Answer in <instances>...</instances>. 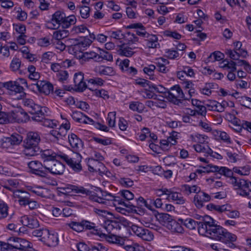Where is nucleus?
<instances>
[{
    "mask_svg": "<svg viewBox=\"0 0 251 251\" xmlns=\"http://www.w3.org/2000/svg\"><path fill=\"white\" fill-rule=\"evenodd\" d=\"M68 225L70 227L77 232H79L83 230L82 221L81 222H72Z\"/></svg>",
    "mask_w": 251,
    "mask_h": 251,
    "instance_id": "nucleus-52",
    "label": "nucleus"
},
{
    "mask_svg": "<svg viewBox=\"0 0 251 251\" xmlns=\"http://www.w3.org/2000/svg\"><path fill=\"white\" fill-rule=\"evenodd\" d=\"M92 94L97 97L101 98L106 100L109 99L108 92L104 89H95L92 91Z\"/></svg>",
    "mask_w": 251,
    "mask_h": 251,
    "instance_id": "nucleus-38",
    "label": "nucleus"
},
{
    "mask_svg": "<svg viewBox=\"0 0 251 251\" xmlns=\"http://www.w3.org/2000/svg\"><path fill=\"white\" fill-rule=\"evenodd\" d=\"M84 75L82 72H78L74 75V82L77 89L83 91L86 88V84L83 81Z\"/></svg>",
    "mask_w": 251,
    "mask_h": 251,
    "instance_id": "nucleus-18",
    "label": "nucleus"
},
{
    "mask_svg": "<svg viewBox=\"0 0 251 251\" xmlns=\"http://www.w3.org/2000/svg\"><path fill=\"white\" fill-rule=\"evenodd\" d=\"M56 77L60 82H65L68 79V72L67 71L61 70L56 74Z\"/></svg>",
    "mask_w": 251,
    "mask_h": 251,
    "instance_id": "nucleus-51",
    "label": "nucleus"
},
{
    "mask_svg": "<svg viewBox=\"0 0 251 251\" xmlns=\"http://www.w3.org/2000/svg\"><path fill=\"white\" fill-rule=\"evenodd\" d=\"M79 9L80 14L82 18L86 19L89 16L90 8L87 6H79L77 7Z\"/></svg>",
    "mask_w": 251,
    "mask_h": 251,
    "instance_id": "nucleus-53",
    "label": "nucleus"
},
{
    "mask_svg": "<svg viewBox=\"0 0 251 251\" xmlns=\"http://www.w3.org/2000/svg\"><path fill=\"white\" fill-rule=\"evenodd\" d=\"M68 138L69 144L74 151H77L82 149V142L75 134H69Z\"/></svg>",
    "mask_w": 251,
    "mask_h": 251,
    "instance_id": "nucleus-17",
    "label": "nucleus"
},
{
    "mask_svg": "<svg viewBox=\"0 0 251 251\" xmlns=\"http://www.w3.org/2000/svg\"><path fill=\"white\" fill-rule=\"evenodd\" d=\"M65 14L60 11H56L52 15L49 22L50 25L48 28L55 29L61 25V23L63 20Z\"/></svg>",
    "mask_w": 251,
    "mask_h": 251,
    "instance_id": "nucleus-13",
    "label": "nucleus"
},
{
    "mask_svg": "<svg viewBox=\"0 0 251 251\" xmlns=\"http://www.w3.org/2000/svg\"><path fill=\"white\" fill-rule=\"evenodd\" d=\"M164 97L175 104H178L181 99H188L185 95L180 87L176 85L172 87L170 90L164 92Z\"/></svg>",
    "mask_w": 251,
    "mask_h": 251,
    "instance_id": "nucleus-7",
    "label": "nucleus"
},
{
    "mask_svg": "<svg viewBox=\"0 0 251 251\" xmlns=\"http://www.w3.org/2000/svg\"><path fill=\"white\" fill-rule=\"evenodd\" d=\"M7 228L12 231L16 235H20L21 233H23L22 230L24 227H19V226L14 224H9L7 226Z\"/></svg>",
    "mask_w": 251,
    "mask_h": 251,
    "instance_id": "nucleus-44",
    "label": "nucleus"
},
{
    "mask_svg": "<svg viewBox=\"0 0 251 251\" xmlns=\"http://www.w3.org/2000/svg\"><path fill=\"white\" fill-rule=\"evenodd\" d=\"M159 220L160 222L166 226L168 223H170L173 220L172 217L167 213H161L159 215Z\"/></svg>",
    "mask_w": 251,
    "mask_h": 251,
    "instance_id": "nucleus-46",
    "label": "nucleus"
},
{
    "mask_svg": "<svg viewBox=\"0 0 251 251\" xmlns=\"http://www.w3.org/2000/svg\"><path fill=\"white\" fill-rule=\"evenodd\" d=\"M225 54L232 60H237L240 56V53L236 50L227 49L225 50Z\"/></svg>",
    "mask_w": 251,
    "mask_h": 251,
    "instance_id": "nucleus-43",
    "label": "nucleus"
},
{
    "mask_svg": "<svg viewBox=\"0 0 251 251\" xmlns=\"http://www.w3.org/2000/svg\"><path fill=\"white\" fill-rule=\"evenodd\" d=\"M208 207L214 209L219 212L222 213L225 211H230L231 210V206L228 204H225L222 205H215L210 204L207 205Z\"/></svg>",
    "mask_w": 251,
    "mask_h": 251,
    "instance_id": "nucleus-36",
    "label": "nucleus"
},
{
    "mask_svg": "<svg viewBox=\"0 0 251 251\" xmlns=\"http://www.w3.org/2000/svg\"><path fill=\"white\" fill-rule=\"evenodd\" d=\"M22 140L23 137L21 135L15 133L12 134L10 137L8 139V141L12 145H18L22 142Z\"/></svg>",
    "mask_w": 251,
    "mask_h": 251,
    "instance_id": "nucleus-45",
    "label": "nucleus"
},
{
    "mask_svg": "<svg viewBox=\"0 0 251 251\" xmlns=\"http://www.w3.org/2000/svg\"><path fill=\"white\" fill-rule=\"evenodd\" d=\"M8 206L3 201L0 200V219L5 218L8 215Z\"/></svg>",
    "mask_w": 251,
    "mask_h": 251,
    "instance_id": "nucleus-40",
    "label": "nucleus"
},
{
    "mask_svg": "<svg viewBox=\"0 0 251 251\" xmlns=\"http://www.w3.org/2000/svg\"><path fill=\"white\" fill-rule=\"evenodd\" d=\"M87 165L89 170L91 172H98L100 174H104L106 172L105 166L100 161L88 159Z\"/></svg>",
    "mask_w": 251,
    "mask_h": 251,
    "instance_id": "nucleus-12",
    "label": "nucleus"
},
{
    "mask_svg": "<svg viewBox=\"0 0 251 251\" xmlns=\"http://www.w3.org/2000/svg\"><path fill=\"white\" fill-rule=\"evenodd\" d=\"M28 166L33 173L42 177H45L47 174V168L43 166L38 161H32L28 163Z\"/></svg>",
    "mask_w": 251,
    "mask_h": 251,
    "instance_id": "nucleus-11",
    "label": "nucleus"
},
{
    "mask_svg": "<svg viewBox=\"0 0 251 251\" xmlns=\"http://www.w3.org/2000/svg\"><path fill=\"white\" fill-rule=\"evenodd\" d=\"M229 181L234 189L237 190L238 195L251 198V191H249V185L251 184V182L243 179H237L235 177H231Z\"/></svg>",
    "mask_w": 251,
    "mask_h": 251,
    "instance_id": "nucleus-3",
    "label": "nucleus"
},
{
    "mask_svg": "<svg viewBox=\"0 0 251 251\" xmlns=\"http://www.w3.org/2000/svg\"><path fill=\"white\" fill-rule=\"evenodd\" d=\"M178 222H180L185 226L187 228L192 230L196 228L197 226H198L199 223L191 218H188L185 220L182 219H178Z\"/></svg>",
    "mask_w": 251,
    "mask_h": 251,
    "instance_id": "nucleus-34",
    "label": "nucleus"
},
{
    "mask_svg": "<svg viewBox=\"0 0 251 251\" xmlns=\"http://www.w3.org/2000/svg\"><path fill=\"white\" fill-rule=\"evenodd\" d=\"M72 31L75 33H88L90 32L88 29L84 25H80L74 26L72 29Z\"/></svg>",
    "mask_w": 251,
    "mask_h": 251,
    "instance_id": "nucleus-48",
    "label": "nucleus"
},
{
    "mask_svg": "<svg viewBox=\"0 0 251 251\" xmlns=\"http://www.w3.org/2000/svg\"><path fill=\"white\" fill-rule=\"evenodd\" d=\"M106 239L109 243L116 244L120 245H122L124 244V241L123 238L114 234H109L107 235Z\"/></svg>",
    "mask_w": 251,
    "mask_h": 251,
    "instance_id": "nucleus-37",
    "label": "nucleus"
},
{
    "mask_svg": "<svg viewBox=\"0 0 251 251\" xmlns=\"http://www.w3.org/2000/svg\"><path fill=\"white\" fill-rule=\"evenodd\" d=\"M72 118L76 122L81 123L83 122L84 114L80 111H73L72 115Z\"/></svg>",
    "mask_w": 251,
    "mask_h": 251,
    "instance_id": "nucleus-61",
    "label": "nucleus"
},
{
    "mask_svg": "<svg viewBox=\"0 0 251 251\" xmlns=\"http://www.w3.org/2000/svg\"><path fill=\"white\" fill-rule=\"evenodd\" d=\"M178 136L179 133L175 131H173L170 134V135L167 138V140L170 142L171 145L173 146L176 144V140L178 138Z\"/></svg>",
    "mask_w": 251,
    "mask_h": 251,
    "instance_id": "nucleus-64",
    "label": "nucleus"
},
{
    "mask_svg": "<svg viewBox=\"0 0 251 251\" xmlns=\"http://www.w3.org/2000/svg\"><path fill=\"white\" fill-rule=\"evenodd\" d=\"M224 57V54L220 51H215L209 56V58L212 61H220Z\"/></svg>",
    "mask_w": 251,
    "mask_h": 251,
    "instance_id": "nucleus-63",
    "label": "nucleus"
},
{
    "mask_svg": "<svg viewBox=\"0 0 251 251\" xmlns=\"http://www.w3.org/2000/svg\"><path fill=\"white\" fill-rule=\"evenodd\" d=\"M58 191L63 194H69L71 192L81 193L89 196V199L94 201L105 205L107 206L115 207L119 212L125 211L124 208L119 207L122 205L126 207H130V205L124 201L119 197H115L106 191H100V195L87 190L81 186H77L69 184H65L63 187L59 188Z\"/></svg>",
    "mask_w": 251,
    "mask_h": 251,
    "instance_id": "nucleus-1",
    "label": "nucleus"
},
{
    "mask_svg": "<svg viewBox=\"0 0 251 251\" xmlns=\"http://www.w3.org/2000/svg\"><path fill=\"white\" fill-rule=\"evenodd\" d=\"M15 10L16 11L17 13V18L19 20L23 21L27 19V15L25 11L22 10L21 8H15Z\"/></svg>",
    "mask_w": 251,
    "mask_h": 251,
    "instance_id": "nucleus-56",
    "label": "nucleus"
},
{
    "mask_svg": "<svg viewBox=\"0 0 251 251\" xmlns=\"http://www.w3.org/2000/svg\"><path fill=\"white\" fill-rule=\"evenodd\" d=\"M21 65V60L19 58H14L10 64V69L12 71L16 72L19 70Z\"/></svg>",
    "mask_w": 251,
    "mask_h": 251,
    "instance_id": "nucleus-55",
    "label": "nucleus"
},
{
    "mask_svg": "<svg viewBox=\"0 0 251 251\" xmlns=\"http://www.w3.org/2000/svg\"><path fill=\"white\" fill-rule=\"evenodd\" d=\"M180 222L179 223L173 220L166 225V227L173 232L182 233L183 231V228Z\"/></svg>",
    "mask_w": 251,
    "mask_h": 251,
    "instance_id": "nucleus-29",
    "label": "nucleus"
},
{
    "mask_svg": "<svg viewBox=\"0 0 251 251\" xmlns=\"http://www.w3.org/2000/svg\"><path fill=\"white\" fill-rule=\"evenodd\" d=\"M211 200V196L208 194L201 191L196 194L194 197V202L198 208H201L203 206V203L208 202Z\"/></svg>",
    "mask_w": 251,
    "mask_h": 251,
    "instance_id": "nucleus-16",
    "label": "nucleus"
},
{
    "mask_svg": "<svg viewBox=\"0 0 251 251\" xmlns=\"http://www.w3.org/2000/svg\"><path fill=\"white\" fill-rule=\"evenodd\" d=\"M7 118L10 122L23 123L27 120V115L20 108L11 111L7 114Z\"/></svg>",
    "mask_w": 251,
    "mask_h": 251,
    "instance_id": "nucleus-10",
    "label": "nucleus"
},
{
    "mask_svg": "<svg viewBox=\"0 0 251 251\" xmlns=\"http://www.w3.org/2000/svg\"><path fill=\"white\" fill-rule=\"evenodd\" d=\"M10 55L9 48L7 46H2L0 43V59H4Z\"/></svg>",
    "mask_w": 251,
    "mask_h": 251,
    "instance_id": "nucleus-50",
    "label": "nucleus"
},
{
    "mask_svg": "<svg viewBox=\"0 0 251 251\" xmlns=\"http://www.w3.org/2000/svg\"><path fill=\"white\" fill-rule=\"evenodd\" d=\"M216 133L218 136L224 142L227 144H232V142L229 137V135L224 131H216Z\"/></svg>",
    "mask_w": 251,
    "mask_h": 251,
    "instance_id": "nucleus-49",
    "label": "nucleus"
},
{
    "mask_svg": "<svg viewBox=\"0 0 251 251\" xmlns=\"http://www.w3.org/2000/svg\"><path fill=\"white\" fill-rule=\"evenodd\" d=\"M77 58L80 60L81 63L89 61L91 59H95L100 61V55L94 51H87L81 52L77 56Z\"/></svg>",
    "mask_w": 251,
    "mask_h": 251,
    "instance_id": "nucleus-15",
    "label": "nucleus"
},
{
    "mask_svg": "<svg viewBox=\"0 0 251 251\" xmlns=\"http://www.w3.org/2000/svg\"><path fill=\"white\" fill-rule=\"evenodd\" d=\"M20 222L23 226L30 228H36L39 226L37 220L32 216H23L21 218Z\"/></svg>",
    "mask_w": 251,
    "mask_h": 251,
    "instance_id": "nucleus-20",
    "label": "nucleus"
},
{
    "mask_svg": "<svg viewBox=\"0 0 251 251\" xmlns=\"http://www.w3.org/2000/svg\"><path fill=\"white\" fill-rule=\"evenodd\" d=\"M211 168V171L212 172H218L219 174L221 175L225 176L226 177H229L230 179L231 177H234L233 176V173L232 171L229 169L227 167H219L217 166H214L212 165H209Z\"/></svg>",
    "mask_w": 251,
    "mask_h": 251,
    "instance_id": "nucleus-22",
    "label": "nucleus"
},
{
    "mask_svg": "<svg viewBox=\"0 0 251 251\" xmlns=\"http://www.w3.org/2000/svg\"><path fill=\"white\" fill-rule=\"evenodd\" d=\"M215 226L214 220L209 216H205L203 221L199 223L198 232L201 235L208 237Z\"/></svg>",
    "mask_w": 251,
    "mask_h": 251,
    "instance_id": "nucleus-8",
    "label": "nucleus"
},
{
    "mask_svg": "<svg viewBox=\"0 0 251 251\" xmlns=\"http://www.w3.org/2000/svg\"><path fill=\"white\" fill-rule=\"evenodd\" d=\"M48 132L50 135V141L51 142H54L55 143L58 144L60 140L63 139L64 135L57 129H48Z\"/></svg>",
    "mask_w": 251,
    "mask_h": 251,
    "instance_id": "nucleus-26",
    "label": "nucleus"
},
{
    "mask_svg": "<svg viewBox=\"0 0 251 251\" xmlns=\"http://www.w3.org/2000/svg\"><path fill=\"white\" fill-rule=\"evenodd\" d=\"M120 194L126 200L130 201L134 198L133 194L129 190H124L121 191Z\"/></svg>",
    "mask_w": 251,
    "mask_h": 251,
    "instance_id": "nucleus-60",
    "label": "nucleus"
},
{
    "mask_svg": "<svg viewBox=\"0 0 251 251\" xmlns=\"http://www.w3.org/2000/svg\"><path fill=\"white\" fill-rule=\"evenodd\" d=\"M3 86L9 91V93L11 95L19 94L20 95L17 99H22L25 96L24 87L18 83L17 82L14 81H9L4 82Z\"/></svg>",
    "mask_w": 251,
    "mask_h": 251,
    "instance_id": "nucleus-9",
    "label": "nucleus"
},
{
    "mask_svg": "<svg viewBox=\"0 0 251 251\" xmlns=\"http://www.w3.org/2000/svg\"><path fill=\"white\" fill-rule=\"evenodd\" d=\"M61 159L64 161L75 171H80L82 167L80 164L81 156L79 153L73 152L72 155L69 156L61 152L58 155Z\"/></svg>",
    "mask_w": 251,
    "mask_h": 251,
    "instance_id": "nucleus-4",
    "label": "nucleus"
},
{
    "mask_svg": "<svg viewBox=\"0 0 251 251\" xmlns=\"http://www.w3.org/2000/svg\"><path fill=\"white\" fill-rule=\"evenodd\" d=\"M23 104L26 110L30 114L33 115L32 119L37 122H43L46 120L44 113L40 106L35 103L31 99H24Z\"/></svg>",
    "mask_w": 251,
    "mask_h": 251,
    "instance_id": "nucleus-2",
    "label": "nucleus"
},
{
    "mask_svg": "<svg viewBox=\"0 0 251 251\" xmlns=\"http://www.w3.org/2000/svg\"><path fill=\"white\" fill-rule=\"evenodd\" d=\"M59 242L57 232L54 231H48V246L54 247L58 245Z\"/></svg>",
    "mask_w": 251,
    "mask_h": 251,
    "instance_id": "nucleus-30",
    "label": "nucleus"
},
{
    "mask_svg": "<svg viewBox=\"0 0 251 251\" xmlns=\"http://www.w3.org/2000/svg\"><path fill=\"white\" fill-rule=\"evenodd\" d=\"M40 141V137L37 132H29L27 133L26 139L24 140V144L38 146V144Z\"/></svg>",
    "mask_w": 251,
    "mask_h": 251,
    "instance_id": "nucleus-21",
    "label": "nucleus"
},
{
    "mask_svg": "<svg viewBox=\"0 0 251 251\" xmlns=\"http://www.w3.org/2000/svg\"><path fill=\"white\" fill-rule=\"evenodd\" d=\"M40 151L38 146H31L24 144L23 154L27 157H31L36 155Z\"/></svg>",
    "mask_w": 251,
    "mask_h": 251,
    "instance_id": "nucleus-24",
    "label": "nucleus"
},
{
    "mask_svg": "<svg viewBox=\"0 0 251 251\" xmlns=\"http://www.w3.org/2000/svg\"><path fill=\"white\" fill-rule=\"evenodd\" d=\"M163 35L166 37H170L175 39H180L181 35L175 31L167 30L163 32Z\"/></svg>",
    "mask_w": 251,
    "mask_h": 251,
    "instance_id": "nucleus-58",
    "label": "nucleus"
},
{
    "mask_svg": "<svg viewBox=\"0 0 251 251\" xmlns=\"http://www.w3.org/2000/svg\"><path fill=\"white\" fill-rule=\"evenodd\" d=\"M10 242L13 241L15 243L16 250L22 251H26L30 247V243L27 240L19 238H11L9 239Z\"/></svg>",
    "mask_w": 251,
    "mask_h": 251,
    "instance_id": "nucleus-14",
    "label": "nucleus"
},
{
    "mask_svg": "<svg viewBox=\"0 0 251 251\" xmlns=\"http://www.w3.org/2000/svg\"><path fill=\"white\" fill-rule=\"evenodd\" d=\"M65 93L64 90L56 89L54 90L53 85L48 82V94H50L53 98H55L56 96L60 97H63V94Z\"/></svg>",
    "mask_w": 251,
    "mask_h": 251,
    "instance_id": "nucleus-33",
    "label": "nucleus"
},
{
    "mask_svg": "<svg viewBox=\"0 0 251 251\" xmlns=\"http://www.w3.org/2000/svg\"><path fill=\"white\" fill-rule=\"evenodd\" d=\"M69 35V32L66 29L55 31L53 33L51 41L62 40V39L68 37Z\"/></svg>",
    "mask_w": 251,
    "mask_h": 251,
    "instance_id": "nucleus-32",
    "label": "nucleus"
},
{
    "mask_svg": "<svg viewBox=\"0 0 251 251\" xmlns=\"http://www.w3.org/2000/svg\"><path fill=\"white\" fill-rule=\"evenodd\" d=\"M213 85L210 83L206 84L203 87L200 88V92L203 95L210 96L212 93L211 88Z\"/></svg>",
    "mask_w": 251,
    "mask_h": 251,
    "instance_id": "nucleus-59",
    "label": "nucleus"
},
{
    "mask_svg": "<svg viewBox=\"0 0 251 251\" xmlns=\"http://www.w3.org/2000/svg\"><path fill=\"white\" fill-rule=\"evenodd\" d=\"M76 22V18L73 15L66 17L65 15L63 18V20L61 23V25L63 28H67L72 25H75Z\"/></svg>",
    "mask_w": 251,
    "mask_h": 251,
    "instance_id": "nucleus-31",
    "label": "nucleus"
},
{
    "mask_svg": "<svg viewBox=\"0 0 251 251\" xmlns=\"http://www.w3.org/2000/svg\"><path fill=\"white\" fill-rule=\"evenodd\" d=\"M56 153L50 154L48 151V171L53 175H61L65 170V166L55 159Z\"/></svg>",
    "mask_w": 251,
    "mask_h": 251,
    "instance_id": "nucleus-6",
    "label": "nucleus"
},
{
    "mask_svg": "<svg viewBox=\"0 0 251 251\" xmlns=\"http://www.w3.org/2000/svg\"><path fill=\"white\" fill-rule=\"evenodd\" d=\"M233 171L234 172L241 176L248 175L250 172L249 168L247 166L241 168L234 167L233 169Z\"/></svg>",
    "mask_w": 251,
    "mask_h": 251,
    "instance_id": "nucleus-54",
    "label": "nucleus"
},
{
    "mask_svg": "<svg viewBox=\"0 0 251 251\" xmlns=\"http://www.w3.org/2000/svg\"><path fill=\"white\" fill-rule=\"evenodd\" d=\"M169 193L168 194L167 199L169 201L172 200L175 201L176 204H183L185 202V199L182 196L181 194L173 192L171 189H169Z\"/></svg>",
    "mask_w": 251,
    "mask_h": 251,
    "instance_id": "nucleus-23",
    "label": "nucleus"
},
{
    "mask_svg": "<svg viewBox=\"0 0 251 251\" xmlns=\"http://www.w3.org/2000/svg\"><path fill=\"white\" fill-rule=\"evenodd\" d=\"M193 148L197 152L203 153L204 155H211L213 152L212 150L207 144L194 145Z\"/></svg>",
    "mask_w": 251,
    "mask_h": 251,
    "instance_id": "nucleus-28",
    "label": "nucleus"
},
{
    "mask_svg": "<svg viewBox=\"0 0 251 251\" xmlns=\"http://www.w3.org/2000/svg\"><path fill=\"white\" fill-rule=\"evenodd\" d=\"M155 69V66L154 65H150L148 67H145L143 71L145 73L147 74L150 76V79H154L153 75Z\"/></svg>",
    "mask_w": 251,
    "mask_h": 251,
    "instance_id": "nucleus-62",
    "label": "nucleus"
},
{
    "mask_svg": "<svg viewBox=\"0 0 251 251\" xmlns=\"http://www.w3.org/2000/svg\"><path fill=\"white\" fill-rule=\"evenodd\" d=\"M169 63V62L167 60L160 58L159 59V61L157 62V67L158 68V71L160 72L163 73H166L169 70L165 66V65Z\"/></svg>",
    "mask_w": 251,
    "mask_h": 251,
    "instance_id": "nucleus-39",
    "label": "nucleus"
},
{
    "mask_svg": "<svg viewBox=\"0 0 251 251\" xmlns=\"http://www.w3.org/2000/svg\"><path fill=\"white\" fill-rule=\"evenodd\" d=\"M213 229L208 237L212 239L226 242L227 239L233 241L235 239L234 234L227 232L226 229L220 226L216 225Z\"/></svg>",
    "mask_w": 251,
    "mask_h": 251,
    "instance_id": "nucleus-5",
    "label": "nucleus"
},
{
    "mask_svg": "<svg viewBox=\"0 0 251 251\" xmlns=\"http://www.w3.org/2000/svg\"><path fill=\"white\" fill-rule=\"evenodd\" d=\"M35 85L40 93L47 95L46 92L47 90V82L45 81H39Z\"/></svg>",
    "mask_w": 251,
    "mask_h": 251,
    "instance_id": "nucleus-47",
    "label": "nucleus"
},
{
    "mask_svg": "<svg viewBox=\"0 0 251 251\" xmlns=\"http://www.w3.org/2000/svg\"><path fill=\"white\" fill-rule=\"evenodd\" d=\"M219 102L216 100H208L205 103L207 109L210 111L219 112Z\"/></svg>",
    "mask_w": 251,
    "mask_h": 251,
    "instance_id": "nucleus-42",
    "label": "nucleus"
},
{
    "mask_svg": "<svg viewBox=\"0 0 251 251\" xmlns=\"http://www.w3.org/2000/svg\"><path fill=\"white\" fill-rule=\"evenodd\" d=\"M236 63L234 61L225 59L220 63V67L228 72H235L236 71Z\"/></svg>",
    "mask_w": 251,
    "mask_h": 251,
    "instance_id": "nucleus-27",
    "label": "nucleus"
},
{
    "mask_svg": "<svg viewBox=\"0 0 251 251\" xmlns=\"http://www.w3.org/2000/svg\"><path fill=\"white\" fill-rule=\"evenodd\" d=\"M129 108L134 111L142 112L144 109V106L142 103L138 101L132 102L129 104Z\"/></svg>",
    "mask_w": 251,
    "mask_h": 251,
    "instance_id": "nucleus-41",
    "label": "nucleus"
},
{
    "mask_svg": "<svg viewBox=\"0 0 251 251\" xmlns=\"http://www.w3.org/2000/svg\"><path fill=\"white\" fill-rule=\"evenodd\" d=\"M116 112H111L108 114L107 121L109 126L114 127L115 126Z\"/></svg>",
    "mask_w": 251,
    "mask_h": 251,
    "instance_id": "nucleus-57",
    "label": "nucleus"
},
{
    "mask_svg": "<svg viewBox=\"0 0 251 251\" xmlns=\"http://www.w3.org/2000/svg\"><path fill=\"white\" fill-rule=\"evenodd\" d=\"M148 38L147 40V46L149 48H156L157 46H159V43H158V38L155 35L150 34L148 37H146Z\"/></svg>",
    "mask_w": 251,
    "mask_h": 251,
    "instance_id": "nucleus-35",
    "label": "nucleus"
},
{
    "mask_svg": "<svg viewBox=\"0 0 251 251\" xmlns=\"http://www.w3.org/2000/svg\"><path fill=\"white\" fill-rule=\"evenodd\" d=\"M94 71L101 75H112L115 74L113 68L104 66H96L94 68Z\"/></svg>",
    "mask_w": 251,
    "mask_h": 251,
    "instance_id": "nucleus-25",
    "label": "nucleus"
},
{
    "mask_svg": "<svg viewBox=\"0 0 251 251\" xmlns=\"http://www.w3.org/2000/svg\"><path fill=\"white\" fill-rule=\"evenodd\" d=\"M96 39V36L93 33H89V37H84L78 44L72 47L73 50H77L80 47H87L90 46L93 41Z\"/></svg>",
    "mask_w": 251,
    "mask_h": 251,
    "instance_id": "nucleus-19",
    "label": "nucleus"
}]
</instances>
